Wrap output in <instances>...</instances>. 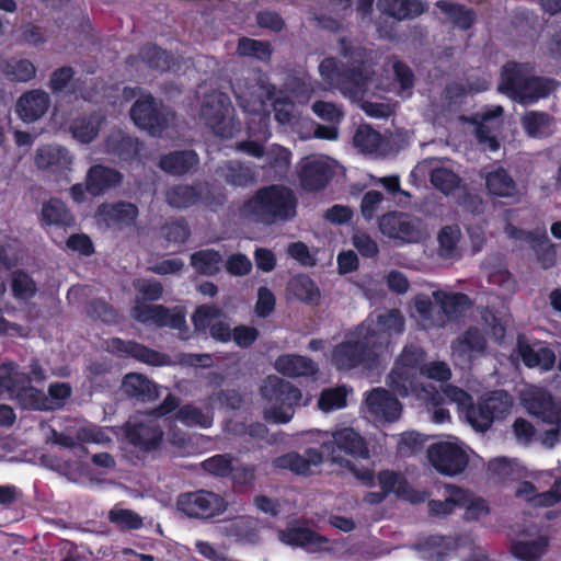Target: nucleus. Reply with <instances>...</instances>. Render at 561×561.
I'll return each instance as SVG.
<instances>
[{
	"mask_svg": "<svg viewBox=\"0 0 561 561\" xmlns=\"http://www.w3.org/2000/svg\"><path fill=\"white\" fill-rule=\"evenodd\" d=\"M337 50L345 61H337L333 57L325 58L319 65L320 76L328 87L357 99L367 90L374 76L370 68L371 54L346 38L339 41Z\"/></svg>",
	"mask_w": 561,
	"mask_h": 561,
	"instance_id": "1",
	"label": "nucleus"
},
{
	"mask_svg": "<svg viewBox=\"0 0 561 561\" xmlns=\"http://www.w3.org/2000/svg\"><path fill=\"white\" fill-rule=\"evenodd\" d=\"M297 197L285 185L272 184L259 188L241 208L243 217L255 222L273 225L289 221L297 214Z\"/></svg>",
	"mask_w": 561,
	"mask_h": 561,
	"instance_id": "2",
	"label": "nucleus"
},
{
	"mask_svg": "<svg viewBox=\"0 0 561 561\" xmlns=\"http://www.w3.org/2000/svg\"><path fill=\"white\" fill-rule=\"evenodd\" d=\"M370 335L365 325H359L347 333L344 340L333 348V365L340 370L377 367L385 359V344L383 342L373 344Z\"/></svg>",
	"mask_w": 561,
	"mask_h": 561,
	"instance_id": "3",
	"label": "nucleus"
},
{
	"mask_svg": "<svg viewBox=\"0 0 561 561\" xmlns=\"http://www.w3.org/2000/svg\"><path fill=\"white\" fill-rule=\"evenodd\" d=\"M557 83L533 73L527 65L508 62L503 67L499 91L523 104H529L549 95Z\"/></svg>",
	"mask_w": 561,
	"mask_h": 561,
	"instance_id": "4",
	"label": "nucleus"
},
{
	"mask_svg": "<svg viewBox=\"0 0 561 561\" xmlns=\"http://www.w3.org/2000/svg\"><path fill=\"white\" fill-rule=\"evenodd\" d=\"M123 96L129 101L137 98L130 107V118L135 125L152 136H160L175 121V114L152 95L138 88H125Z\"/></svg>",
	"mask_w": 561,
	"mask_h": 561,
	"instance_id": "5",
	"label": "nucleus"
},
{
	"mask_svg": "<svg viewBox=\"0 0 561 561\" xmlns=\"http://www.w3.org/2000/svg\"><path fill=\"white\" fill-rule=\"evenodd\" d=\"M9 398L22 409L51 411V404L44 391L30 383V377L13 364L0 367V399Z\"/></svg>",
	"mask_w": 561,
	"mask_h": 561,
	"instance_id": "6",
	"label": "nucleus"
},
{
	"mask_svg": "<svg viewBox=\"0 0 561 561\" xmlns=\"http://www.w3.org/2000/svg\"><path fill=\"white\" fill-rule=\"evenodd\" d=\"M265 420L273 423H288L294 416V405L301 393L298 388L277 376H267L260 388Z\"/></svg>",
	"mask_w": 561,
	"mask_h": 561,
	"instance_id": "7",
	"label": "nucleus"
},
{
	"mask_svg": "<svg viewBox=\"0 0 561 561\" xmlns=\"http://www.w3.org/2000/svg\"><path fill=\"white\" fill-rule=\"evenodd\" d=\"M176 407V398L169 394L157 410L131 417L125 425L127 440L139 450L157 448L163 436L157 417L170 413Z\"/></svg>",
	"mask_w": 561,
	"mask_h": 561,
	"instance_id": "8",
	"label": "nucleus"
},
{
	"mask_svg": "<svg viewBox=\"0 0 561 561\" xmlns=\"http://www.w3.org/2000/svg\"><path fill=\"white\" fill-rule=\"evenodd\" d=\"M333 445L354 457L367 458L368 449L363 437L353 428H342L333 434L332 443H324L322 448L333 462L341 467L347 468L363 484L371 486L374 484V473L369 468H359L350 460L344 459L340 455H335Z\"/></svg>",
	"mask_w": 561,
	"mask_h": 561,
	"instance_id": "9",
	"label": "nucleus"
},
{
	"mask_svg": "<svg viewBox=\"0 0 561 561\" xmlns=\"http://www.w3.org/2000/svg\"><path fill=\"white\" fill-rule=\"evenodd\" d=\"M199 118L214 134L224 138H232L240 130L231 101L220 91L213 90L203 95Z\"/></svg>",
	"mask_w": 561,
	"mask_h": 561,
	"instance_id": "10",
	"label": "nucleus"
},
{
	"mask_svg": "<svg viewBox=\"0 0 561 561\" xmlns=\"http://www.w3.org/2000/svg\"><path fill=\"white\" fill-rule=\"evenodd\" d=\"M380 232L397 245L414 244L424 241L430 231L419 217L402 211H390L378 219Z\"/></svg>",
	"mask_w": 561,
	"mask_h": 561,
	"instance_id": "11",
	"label": "nucleus"
},
{
	"mask_svg": "<svg viewBox=\"0 0 561 561\" xmlns=\"http://www.w3.org/2000/svg\"><path fill=\"white\" fill-rule=\"evenodd\" d=\"M427 456L438 472L449 477L463 472L469 463L468 449L457 438L433 444L427 450Z\"/></svg>",
	"mask_w": 561,
	"mask_h": 561,
	"instance_id": "12",
	"label": "nucleus"
},
{
	"mask_svg": "<svg viewBox=\"0 0 561 561\" xmlns=\"http://www.w3.org/2000/svg\"><path fill=\"white\" fill-rule=\"evenodd\" d=\"M424 352L414 345L405 346L400 354L396 367L388 377V385L399 396L405 397L415 389L416 371L423 366Z\"/></svg>",
	"mask_w": 561,
	"mask_h": 561,
	"instance_id": "13",
	"label": "nucleus"
},
{
	"mask_svg": "<svg viewBox=\"0 0 561 561\" xmlns=\"http://www.w3.org/2000/svg\"><path fill=\"white\" fill-rule=\"evenodd\" d=\"M131 316L135 320L145 324L169 327L178 330L181 339H187L185 311L181 307L168 309L161 305H147L146 302L135 301Z\"/></svg>",
	"mask_w": 561,
	"mask_h": 561,
	"instance_id": "14",
	"label": "nucleus"
},
{
	"mask_svg": "<svg viewBox=\"0 0 561 561\" xmlns=\"http://www.w3.org/2000/svg\"><path fill=\"white\" fill-rule=\"evenodd\" d=\"M176 506L188 517L210 518L224 513L227 502L215 492L198 490L181 494L178 497Z\"/></svg>",
	"mask_w": 561,
	"mask_h": 561,
	"instance_id": "15",
	"label": "nucleus"
},
{
	"mask_svg": "<svg viewBox=\"0 0 561 561\" xmlns=\"http://www.w3.org/2000/svg\"><path fill=\"white\" fill-rule=\"evenodd\" d=\"M274 89L263 83H253L249 87H238L236 94L239 104L245 113L253 114L259 117V133L264 138L270 137L268 116L266 115L265 101L272 98Z\"/></svg>",
	"mask_w": 561,
	"mask_h": 561,
	"instance_id": "16",
	"label": "nucleus"
},
{
	"mask_svg": "<svg viewBox=\"0 0 561 561\" xmlns=\"http://www.w3.org/2000/svg\"><path fill=\"white\" fill-rule=\"evenodd\" d=\"M520 401L528 413L543 422L552 425L561 423V408L546 389L528 386L522 390Z\"/></svg>",
	"mask_w": 561,
	"mask_h": 561,
	"instance_id": "17",
	"label": "nucleus"
},
{
	"mask_svg": "<svg viewBox=\"0 0 561 561\" xmlns=\"http://www.w3.org/2000/svg\"><path fill=\"white\" fill-rule=\"evenodd\" d=\"M363 412L374 422H393L400 416L401 405L386 389L376 388L366 394Z\"/></svg>",
	"mask_w": 561,
	"mask_h": 561,
	"instance_id": "18",
	"label": "nucleus"
},
{
	"mask_svg": "<svg viewBox=\"0 0 561 561\" xmlns=\"http://www.w3.org/2000/svg\"><path fill=\"white\" fill-rule=\"evenodd\" d=\"M404 317L401 311L391 309L378 314L375 321L364 325L366 331L371 333L370 340L373 344L383 342L386 357L389 353L391 336L401 334L404 331Z\"/></svg>",
	"mask_w": 561,
	"mask_h": 561,
	"instance_id": "19",
	"label": "nucleus"
},
{
	"mask_svg": "<svg viewBox=\"0 0 561 561\" xmlns=\"http://www.w3.org/2000/svg\"><path fill=\"white\" fill-rule=\"evenodd\" d=\"M197 331L209 329L210 336L219 342H228L231 339V328L222 311L215 306H202L192 317Z\"/></svg>",
	"mask_w": 561,
	"mask_h": 561,
	"instance_id": "20",
	"label": "nucleus"
},
{
	"mask_svg": "<svg viewBox=\"0 0 561 561\" xmlns=\"http://www.w3.org/2000/svg\"><path fill=\"white\" fill-rule=\"evenodd\" d=\"M486 343L479 329L470 328L451 343V355L460 365L470 364L485 353Z\"/></svg>",
	"mask_w": 561,
	"mask_h": 561,
	"instance_id": "21",
	"label": "nucleus"
},
{
	"mask_svg": "<svg viewBox=\"0 0 561 561\" xmlns=\"http://www.w3.org/2000/svg\"><path fill=\"white\" fill-rule=\"evenodd\" d=\"M333 174V160L325 156L310 157L304 162L299 176L305 190L323 188Z\"/></svg>",
	"mask_w": 561,
	"mask_h": 561,
	"instance_id": "22",
	"label": "nucleus"
},
{
	"mask_svg": "<svg viewBox=\"0 0 561 561\" xmlns=\"http://www.w3.org/2000/svg\"><path fill=\"white\" fill-rule=\"evenodd\" d=\"M419 170H428L432 185L445 195L462 185V179L450 167L434 158L421 162Z\"/></svg>",
	"mask_w": 561,
	"mask_h": 561,
	"instance_id": "23",
	"label": "nucleus"
},
{
	"mask_svg": "<svg viewBox=\"0 0 561 561\" xmlns=\"http://www.w3.org/2000/svg\"><path fill=\"white\" fill-rule=\"evenodd\" d=\"M518 531L526 537H538L535 540L516 541L512 546L513 554L520 561H539L547 551V537L540 535V529L536 525H522Z\"/></svg>",
	"mask_w": 561,
	"mask_h": 561,
	"instance_id": "24",
	"label": "nucleus"
},
{
	"mask_svg": "<svg viewBox=\"0 0 561 561\" xmlns=\"http://www.w3.org/2000/svg\"><path fill=\"white\" fill-rule=\"evenodd\" d=\"M50 106L49 94L41 89L23 93L16 102V113L24 122H35L43 117Z\"/></svg>",
	"mask_w": 561,
	"mask_h": 561,
	"instance_id": "25",
	"label": "nucleus"
},
{
	"mask_svg": "<svg viewBox=\"0 0 561 561\" xmlns=\"http://www.w3.org/2000/svg\"><path fill=\"white\" fill-rule=\"evenodd\" d=\"M515 496L533 507H549L561 501V480L553 483L550 490L538 492L536 486L523 481L515 488Z\"/></svg>",
	"mask_w": 561,
	"mask_h": 561,
	"instance_id": "26",
	"label": "nucleus"
},
{
	"mask_svg": "<svg viewBox=\"0 0 561 561\" xmlns=\"http://www.w3.org/2000/svg\"><path fill=\"white\" fill-rule=\"evenodd\" d=\"M517 350L523 363L529 368H539L547 371L554 364V353L541 343L529 344L524 336H519Z\"/></svg>",
	"mask_w": 561,
	"mask_h": 561,
	"instance_id": "27",
	"label": "nucleus"
},
{
	"mask_svg": "<svg viewBox=\"0 0 561 561\" xmlns=\"http://www.w3.org/2000/svg\"><path fill=\"white\" fill-rule=\"evenodd\" d=\"M413 304L414 312L412 316L423 329L444 328V312L440 310V306L435 304L432 295L417 294L413 298Z\"/></svg>",
	"mask_w": 561,
	"mask_h": 561,
	"instance_id": "28",
	"label": "nucleus"
},
{
	"mask_svg": "<svg viewBox=\"0 0 561 561\" xmlns=\"http://www.w3.org/2000/svg\"><path fill=\"white\" fill-rule=\"evenodd\" d=\"M98 217L108 227L125 228L135 224L138 217V208L131 203H117L101 205Z\"/></svg>",
	"mask_w": 561,
	"mask_h": 561,
	"instance_id": "29",
	"label": "nucleus"
},
{
	"mask_svg": "<svg viewBox=\"0 0 561 561\" xmlns=\"http://www.w3.org/2000/svg\"><path fill=\"white\" fill-rule=\"evenodd\" d=\"M206 186L198 185H174L171 186L165 194L167 202L174 208H186L199 202L211 205L213 202L205 195Z\"/></svg>",
	"mask_w": 561,
	"mask_h": 561,
	"instance_id": "30",
	"label": "nucleus"
},
{
	"mask_svg": "<svg viewBox=\"0 0 561 561\" xmlns=\"http://www.w3.org/2000/svg\"><path fill=\"white\" fill-rule=\"evenodd\" d=\"M123 175L115 169L93 165L87 173V192L98 196L121 184Z\"/></svg>",
	"mask_w": 561,
	"mask_h": 561,
	"instance_id": "31",
	"label": "nucleus"
},
{
	"mask_svg": "<svg viewBox=\"0 0 561 561\" xmlns=\"http://www.w3.org/2000/svg\"><path fill=\"white\" fill-rule=\"evenodd\" d=\"M323 461L322 453L316 448H309L304 455L289 453L277 457L274 465L282 469H288L297 474H306L310 467L319 466Z\"/></svg>",
	"mask_w": 561,
	"mask_h": 561,
	"instance_id": "32",
	"label": "nucleus"
},
{
	"mask_svg": "<svg viewBox=\"0 0 561 561\" xmlns=\"http://www.w3.org/2000/svg\"><path fill=\"white\" fill-rule=\"evenodd\" d=\"M124 393L142 402L158 398V386L148 377L137 373L127 374L122 382Z\"/></svg>",
	"mask_w": 561,
	"mask_h": 561,
	"instance_id": "33",
	"label": "nucleus"
},
{
	"mask_svg": "<svg viewBox=\"0 0 561 561\" xmlns=\"http://www.w3.org/2000/svg\"><path fill=\"white\" fill-rule=\"evenodd\" d=\"M378 9L398 21L413 19L427 10L421 0H378Z\"/></svg>",
	"mask_w": 561,
	"mask_h": 561,
	"instance_id": "34",
	"label": "nucleus"
},
{
	"mask_svg": "<svg viewBox=\"0 0 561 561\" xmlns=\"http://www.w3.org/2000/svg\"><path fill=\"white\" fill-rule=\"evenodd\" d=\"M72 162L70 152L61 146H43L36 150L35 163L39 169L62 170Z\"/></svg>",
	"mask_w": 561,
	"mask_h": 561,
	"instance_id": "35",
	"label": "nucleus"
},
{
	"mask_svg": "<svg viewBox=\"0 0 561 561\" xmlns=\"http://www.w3.org/2000/svg\"><path fill=\"white\" fill-rule=\"evenodd\" d=\"M502 114L503 107L500 105L494 106L492 110H488L480 115L481 121L479 122L476 129L479 142L484 145L485 148L490 149L491 151H496L499 149V142L492 135V130L500 126L499 118Z\"/></svg>",
	"mask_w": 561,
	"mask_h": 561,
	"instance_id": "36",
	"label": "nucleus"
},
{
	"mask_svg": "<svg viewBox=\"0 0 561 561\" xmlns=\"http://www.w3.org/2000/svg\"><path fill=\"white\" fill-rule=\"evenodd\" d=\"M432 297L435 304L439 305L440 310L444 312V327L450 319L457 317L470 307V299L465 294L434 290L432 291Z\"/></svg>",
	"mask_w": 561,
	"mask_h": 561,
	"instance_id": "37",
	"label": "nucleus"
},
{
	"mask_svg": "<svg viewBox=\"0 0 561 561\" xmlns=\"http://www.w3.org/2000/svg\"><path fill=\"white\" fill-rule=\"evenodd\" d=\"M485 186L488 192L496 197L511 198L518 195V186L503 168L486 173Z\"/></svg>",
	"mask_w": 561,
	"mask_h": 561,
	"instance_id": "38",
	"label": "nucleus"
},
{
	"mask_svg": "<svg viewBox=\"0 0 561 561\" xmlns=\"http://www.w3.org/2000/svg\"><path fill=\"white\" fill-rule=\"evenodd\" d=\"M275 368L288 377L310 376L317 371V366L310 358L295 354L278 357Z\"/></svg>",
	"mask_w": 561,
	"mask_h": 561,
	"instance_id": "39",
	"label": "nucleus"
},
{
	"mask_svg": "<svg viewBox=\"0 0 561 561\" xmlns=\"http://www.w3.org/2000/svg\"><path fill=\"white\" fill-rule=\"evenodd\" d=\"M222 533L238 541L254 543L257 541V522L251 516H239L221 527Z\"/></svg>",
	"mask_w": 561,
	"mask_h": 561,
	"instance_id": "40",
	"label": "nucleus"
},
{
	"mask_svg": "<svg viewBox=\"0 0 561 561\" xmlns=\"http://www.w3.org/2000/svg\"><path fill=\"white\" fill-rule=\"evenodd\" d=\"M378 481L381 490L388 495L389 493H396L401 495L411 502L424 501V495L415 494L414 491L409 486L404 477L393 471H381L378 476Z\"/></svg>",
	"mask_w": 561,
	"mask_h": 561,
	"instance_id": "41",
	"label": "nucleus"
},
{
	"mask_svg": "<svg viewBox=\"0 0 561 561\" xmlns=\"http://www.w3.org/2000/svg\"><path fill=\"white\" fill-rule=\"evenodd\" d=\"M461 231L456 225L443 227L437 233V255L442 260L454 261L460 257L459 242Z\"/></svg>",
	"mask_w": 561,
	"mask_h": 561,
	"instance_id": "42",
	"label": "nucleus"
},
{
	"mask_svg": "<svg viewBox=\"0 0 561 561\" xmlns=\"http://www.w3.org/2000/svg\"><path fill=\"white\" fill-rule=\"evenodd\" d=\"M287 290L293 297L306 305L318 306L320 304V289L306 275H298L291 278L287 285Z\"/></svg>",
	"mask_w": 561,
	"mask_h": 561,
	"instance_id": "43",
	"label": "nucleus"
},
{
	"mask_svg": "<svg viewBox=\"0 0 561 561\" xmlns=\"http://www.w3.org/2000/svg\"><path fill=\"white\" fill-rule=\"evenodd\" d=\"M435 5L450 23L461 30H468L474 23L476 15L473 11L462 4L450 0H439Z\"/></svg>",
	"mask_w": 561,
	"mask_h": 561,
	"instance_id": "44",
	"label": "nucleus"
},
{
	"mask_svg": "<svg viewBox=\"0 0 561 561\" xmlns=\"http://www.w3.org/2000/svg\"><path fill=\"white\" fill-rule=\"evenodd\" d=\"M198 163L194 151H175L161 158L160 168L171 174L180 175L188 172Z\"/></svg>",
	"mask_w": 561,
	"mask_h": 561,
	"instance_id": "45",
	"label": "nucleus"
},
{
	"mask_svg": "<svg viewBox=\"0 0 561 561\" xmlns=\"http://www.w3.org/2000/svg\"><path fill=\"white\" fill-rule=\"evenodd\" d=\"M104 117L100 114H92L75 119L70 126L72 137L81 144L93 141L100 131Z\"/></svg>",
	"mask_w": 561,
	"mask_h": 561,
	"instance_id": "46",
	"label": "nucleus"
},
{
	"mask_svg": "<svg viewBox=\"0 0 561 561\" xmlns=\"http://www.w3.org/2000/svg\"><path fill=\"white\" fill-rule=\"evenodd\" d=\"M118 344L121 346L119 350L145 364L152 366H168L172 364L168 355L150 350L136 342L118 341Z\"/></svg>",
	"mask_w": 561,
	"mask_h": 561,
	"instance_id": "47",
	"label": "nucleus"
},
{
	"mask_svg": "<svg viewBox=\"0 0 561 561\" xmlns=\"http://www.w3.org/2000/svg\"><path fill=\"white\" fill-rule=\"evenodd\" d=\"M0 71L11 81L28 82L36 75V67L26 58H10L1 61Z\"/></svg>",
	"mask_w": 561,
	"mask_h": 561,
	"instance_id": "48",
	"label": "nucleus"
},
{
	"mask_svg": "<svg viewBox=\"0 0 561 561\" xmlns=\"http://www.w3.org/2000/svg\"><path fill=\"white\" fill-rule=\"evenodd\" d=\"M42 221L49 226H72L75 219L65 204L57 198L44 203L41 211Z\"/></svg>",
	"mask_w": 561,
	"mask_h": 561,
	"instance_id": "49",
	"label": "nucleus"
},
{
	"mask_svg": "<svg viewBox=\"0 0 561 561\" xmlns=\"http://www.w3.org/2000/svg\"><path fill=\"white\" fill-rule=\"evenodd\" d=\"M105 150L123 160H128L138 153V142L135 138L116 130L107 137Z\"/></svg>",
	"mask_w": 561,
	"mask_h": 561,
	"instance_id": "50",
	"label": "nucleus"
},
{
	"mask_svg": "<svg viewBox=\"0 0 561 561\" xmlns=\"http://www.w3.org/2000/svg\"><path fill=\"white\" fill-rule=\"evenodd\" d=\"M218 173L229 184L234 186H247L254 182L255 172L239 161H228L218 169Z\"/></svg>",
	"mask_w": 561,
	"mask_h": 561,
	"instance_id": "51",
	"label": "nucleus"
},
{
	"mask_svg": "<svg viewBox=\"0 0 561 561\" xmlns=\"http://www.w3.org/2000/svg\"><path fill=\"white\" fill-rule=\"evenodd\" d=\"M279 540L286 545L311 549L323 539L307 528H288L278 534Z\"/></svg>",
	"mask_w": 561,
	"mask_h": 561,
	"instance_id": "52",
	"label": "nucleus"
},
{
	"mask_svg": "<svg viewBox=\"0 0 561 561\" xmlns=\"http://www.w3.org/2000/svg\"><path fill=\"white\" fill-rule=\"evenodd\" d=\"M222 257L214 250H201L191 255L195 271L204 275H214L220 270Z\"/></svg>",
	"mask_w": 561,
	"mask_h": 561,
	"instance_id": "53",
	"label": "nucleus"
},
{
	"mask_svg": "<svg viewBox=\"0 0 561 561\" xmlns=\"http://www.w3.org/2000/svg\"><path fill=\"white\" fill-rule=\"evenodd\" d=\"M449 495L445 501H431L428 503V511L432 515H446L449 514L454 506L466 505L468 503V493L457 486H449Z\"/></svg>",
	"mask_w": 561,
	"mask_h": 561,
	"instance_id": "54",
	"label": "nucleus"
},
{
	"mask_svg": "<svg viewBox=\"0 0 561 561\" xmlns=\"http://www.w3.org/2000/svg\"><path fill=\"white\" fill-rule=\"evenodd\" d=\"M482 402L494 421L505 417L513 405L512 397L503 390L491 392L482 399Z\"/></svg>",
	"mask_w": 561,
	"mask_h": 561,
	"instance_id": "55",
	"label": "nucleus"
},
{
	"mask_svg": "<svg viewBox=\"0 0 561 561\" xmlns=\"http://www.w3.org/2000/svg\"><path fill=\"white\" fill-rule=\"evenodd\" d=\"M237 53L242 57L267 61L271 58L272 48L267 42L242 37L238 42Z\"/></svg>",
	"mask_w": 561,
	"mask_h": 561,
	"instance_id": "56",
	"label": "nucleus"
},
{
	"mask_svg": "<svg viewBox=\"0 0 561 561\" xmlns=\"http://www.w3.org/2000/svg\"><path fill=\"white\" fill-rule=\"evenodd\" d=\"M522 124L530 137H542L550 131L552 119L546 113L533 111L523 116Z\"/></svg>",
	"mask_w": 561,
	"mask_h": 561,
	"instance_id": "57",
	"label": "nucleus"
},
{
	"mask_svg": "<svg viewBox=\"0 0 561 561\" xmlns=\"http://www.w3.org/2000/svg\"><path fill=\"white\" fill-rule=\"evenodd\" d=\"M176 420L187 426L209 427L213 423V416L204 412L196 405L185 404L179 409L175 415Z\"/></svg>",
	"mask_w": 561,
	"mask_h": 561,
	"instance_id": "58",
	"label": "nucleus"
},
{
	"mask_svg": "<svg viewBox=\"0 0 561 561\" xmlns=\"http://www.w3.org/2000/svg\"><path fill=\"white\" fill-rule=\"evenodd\" d=\"M347 391L344 387L325 389L321 392L318 400V407L323 412H331L333 410L346 407Z\"/></svg>",
	"mask_w": 561,
	"mask_h": 561,
	"instance_id": "59",
	"label": "nucleus"
},
{
	"mask_svg": "<svg viewBox=\"0 0 561 561\" xmlns=\"http://www.w3.org/2000/svg\"><path fill=\"white\" fill-rule=\"evenodd\" d=\"M380 144V134L369 126H360L354 135V145L362 152L371 153L379 148Z\"/></svg>",
	"mask_w": 561,
	"mask_h": 561,
	"instance_id": "60",
	"label": "nucleus"
},
{
	"mask_svg": "<svg viewBox=\"0 0 561 561\" xmlns=\"http://www.w3.org/2000/svg\"><path fill=\"white\" fill-rule=\"evenodd\" d=\"M466 417L469 424L476 431L480 432L486 431L494 422L489 411L484 409L482 400H480L476 405L470 403L466 412Z\"/></svg>",
	"mask_w": 561,
	"mask_h": 561,
	"instance_id": "61",
	"label": "nucleus"
},
{
	"mask_svg": "<svg viewBox=\"0 0 561 561\" xmlns=\"http://www.w3.org/2000/svg\"><path fill=\"white\" fill-rule=\"evenodd\" d=\"M134 287L137 290L135 301H154L160 299L163 293L162 285L156 279H137Z\"/></svg>",
	"mask_w": 561,
	"mask_h": 561,
	"instance_id": "62",
	"label": "nucleus"
},
{
	"mask_svg": "<svg viewBox=\"0 0 561 561\" xmlns=\"http://www.w3.org/2000/svg\"><path fill=\"white\" fill-rule=\"evenodd\" d=\"M140 57L150 68L161 71L170 69V55L156 46L144 47L140 51Z\"/></svg>",
	"mask_w": 561,
	"mask_h": 561,
	"instance_id": "63",
	"label": "nucleus"
},
{
	"mask_svg": "<svg viewBox=\"0 0 561 561\" xmlns=\"http://www.w3.org/2000/svg\"><path fill=\"white\" fill-rule=\"evenodd\" d=\"M108 519L125 529H139L142 527V518L131 510L113 508L108 513Z\"/></svg>",
	"mask_w": 561,
	"mask_h": 561,
	"instance_id": "64",
	"label": "nucleus"
}]
</instances>
